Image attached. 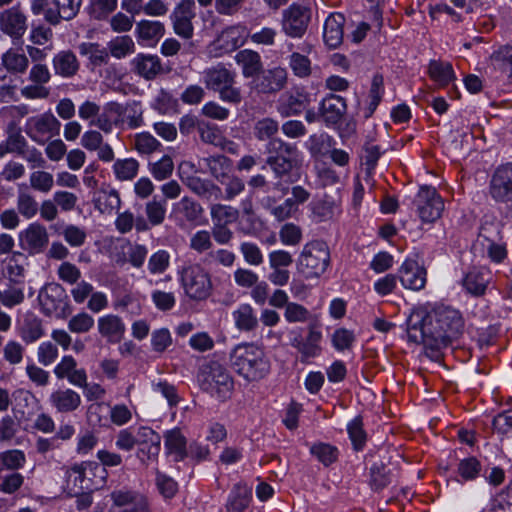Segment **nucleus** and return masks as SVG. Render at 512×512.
<instances>
[{
    "label": "nucleus",
    "mask_w": 512,
    "mask_h": 512,
    "mask_svg": "<svg viewBox=\"0 0 512 512\" xmlns=\"http://www.w3.org/2000/svg\"><path fill=\"white\" fill-rule=\"evenodd\" d=\"M331 257L324 241L313 240L306 243L296 260L297 273L306 280L320 278L330 266Z\"/></svg>",
    "instance_id": "nucleus-3"
},
{
    "label": "nucleus",
    "mask_w": 512,
    "mask_h": 512,
    "mask_svg": "<svg viewBox=\"0 0 512 512\" xmlns=\"http://www.w3.org/2000/svg\"><path fill=\"white\" fill-rule=\"evenodd\" d=\"M266 150V163L277 178L287 176L300 165L301 153L295 144L275 138L268 142Z\"/></svg>",
    "instance_id": "nucleus-6"
},
{
    "label": "nucleus",
    "mask_w": 512,
    "mask_h": 512,
    "mask_svg": "<svg viewBox=\"0 0 512 512\" xmlns=\"http://www.w3.org/2000/svg\"><path fill=\"white\" fill-rule=\"evenodd\" d=\"M310 452L325 466L334 463L339 455L335 446L326 443H317L311 446Z\"/></svg>",
    "instance_id": "nucleus-55"
},
{
    "label": "nucleus",
    "mask_w": 512,
    "mask_h": 512,
    "mask_svg": "<svg viewBox=\"0 0 512 512\" xmlns=\"http://www.w3.org/2000/svg\"><path fill=\"white\" fill-rule=\"evenodd\" d=\"M288 74L285 68L273 67L261 70L249 83L250 91L256 94H275L287 84Z\"/></svg>",
    "instance_id": "nucleus-14"
},
{
    "label": "nucleus",
    "mask_w": 512,
    "mask_h": 512,
    "mask_svg": "<svg viewBox=\"0 0 512 512\" xmlns=\"http://www.w3.org/2000/svg\"><path fill=\"white\" fill-rule=\"evenodd\" d=\"M236 64L241 68L244 78L256 77L261 72L263 64L258 52L251 49L240 50L234 56Z\"/></svg>",
    "instance_id": "nucleus-31"
},
{
    "label": "nucleus",
    "mask_w": 512,
    "mask_h": 512,
    "mask_svg": "<svg viewBox=\"0 0 512 512\" xmlns=\"http://www.w3.org/2000/svg\"><path fill=\"white\" fill-rule=\"evenodd\" d=\"M289 66L297 77L305 78L311 74V61L298 52H293L289 56Z\"/></svg>",
    "instance_id": "nucleus-59"
},
{
    "label": "nucleus",
    "mask_w": 512,
    "mask_h": 512,
    "mask_svg": "<svg viewBox=\"0 0 512 512\" xmlns=\"http://www.w3.org/2000/svg\"><path fill=\"white\" fill-rule=\"evenodd\" d=\"M185 184L194 194L207 201H217L222 196V188L209 179L190 176Z\"/></svg>",
    "instance_id": "nucleus-29"
},
{
    "label": "nucleus",
    "mask_w": 512,
    "mask_h": 512,
    "mask_svg": "<svg viewBox=\"0 0 512 512\" xmlns=\"http://www.w3.org/2000/svg\"><path fill=\"white\" fill-rule=\"evenodd\" d=\"M111 111L116 116V127L121 129H137L144 125V108L139 101L125 104L112 103Z\"/></svg>",
    "instance_id": "nucleus-17"
},
{
    "label": "nucleus",
    "mask_w": 512,
    "mask_h": 512,
    "mask_svg": "<svg viewBox=\"0 0 512 512\" xmlns=\"http://www.w3.org/2000/svg\"><path fill=\"white\" fill-rule=\"evenodd\" d=\"M488 192L496 203L512 202V162L500 164L493 170L489 179Z\"/></svg>",
    "instance_id": "nucleus-13"
},
{
    "label": "nucleus",
    "mask_w": 512,
    "mask_h": 512,
    "mask_svg": "<svg viewBox=\"0 0 512 512\" xmlns=\"http://www.w3.org/2000/svg\"><path fill=\"white\" fill-rule=\"evenodd\" d=\"M197 380L202 391L221 401L229 399L234 389L233 377L222 364L216 361L203 364L199 369Z\"/></svg>",
    "instance_id": "nucleus-5"
},
{
    "label": "nucleus",
    "mask_w": 512,
    "mask_h": 512,
    "mask_svg": "<svg viewBox=\"0 0 512 512\" xmlns=\"http://www.w3.org/2000/svg\"><path fill=\"white\" fill-rule=\"evenodd\" d=\"M223 186L222 196L220 199L232 201L241 195L246 187L244 180L238 175L232 173L225 180L219 182Z\"/></svg>",
    "instance_id": "nucleus-46"
},
{
    "label": "nucleus",
    "mask_w": 512,
    "mask_h": 512,
    "mask_svg": "<svg viewBox=\"0 0 512 512\" xmlns=\"http://www.w3.org/2000/svg\"><path fill=\"white\" fill-rule=\"evenodd\" d=\"M38 301L46 316L64 318L70 314L65 290L58 283H48L39 292Z\"/></svg>",
    "instance_id": "nucleus-10"
},
{
    "label": "nucleus",
    "mask_w": 512,
    "mask_h": 512,
    "mask_svg": "<svg viewBox=\"0 0 512 512\" xmlns=\"http://www.w3.org/2000/svg\"><path fill=\"white\" fill-rule=\"evenodd\" d=\"M186 438L179 429H172L165 434V447L175 461H181L187 456Z\"/></svg>",
    "instance_id": "nucleus-41"
},
{
    "label": "nucleus",
    "mask_w": 512,
    "mask_h": 512,
    "mask_svg": "<svg viewBox=\"0 0 512 512\" xmlns=\"http://www.w3.org/2000/svg\"><path fill=\"white\" fill-rule=\"evenodd\" d=\"M108 49L114 58L122 59L135 52V43L128 35L118 36L108 43Z\"/></svg>",
    "instance_id": "nucleus-47"
},
{
    "label": "nucleus",
    "mask_w": 512,
    "mask_h": 512,
    "mask_svg": "<svg viewBox=\"0 0 512 512\" xmlns=\"http://www.w3.org/2000/svg\"><path fill=\"white\" fill-rule=\"evenodd\" d=\"M234 371L247 382H257L270 372V361L264 349L254 343H241L230 354Z\"/></svg>",
    "instance_id": "nucleus-2"
},
{
    "label": "nucleus",
    "mask_w": 512,
    "mask_h": 512,
    "mask_svg": "<svg viewBox=\"0 0 512 512\" xmlns=\"http://www.w3.org/2000/svg\"><path fill=\"white\" fill-rule=\"evenodd\" d=\"M398 278L406 289L419 291L426 284V270L414 260H406L398 270Z\"/></svg>",
    "instance_id": "nucleus-23"
},
{
    "label": "nucleus",
    "mask_w": 512,
    "mask_h": 512,
    "mask_svg": "<svg viewBox=\"0 0 512 512\" xmlns=\"http://www.w3.org/2000/svg\"><path fill=\"white\" fill-rule=\"evenodd\" d=\"M25 462L26 457L21 450L12 449L0 453V471L17 470L22 468Z\"/></svg>",
    "instance_id": "nucleus-53"
},
{
    "label": "nucleus",
    "mask_w": 512,
    "mask_h": 512,
    "mask_svg": "<svg viewBox=\"0 0 512 512\" xmlns=\"http://www.w3.org/2000/svg\"><path fill=\"white\" fill-rule=\"evenodd\" d=\"M175 209L188 222H195L199 220L204 212L203 207L198 202L189 197H183L175 205Z\"/></svg>",
    "instance_id": "nucleus-49"
},
{
    "label": "nucleus",
    "mask_w": 512,
    "mask_h": 512,
    "mask_svg": "<svg viewBox=\"0 0 512 512\" xmlns=\"http://www.w3.org/2000/svg\"><path fill=\"white\" fill-rule=\"evenodd\" d=\"M279 238L286 246H296L302 241V230L294 223H286L280 228Z\"/></svg>",
    "instance_id": "nucleus-64"
},
{
    "label": "nucleus",
    "mask_w": 512,
    "mask_h": 512,
    "mask_svg": "<svg viewBox=\"0 0 512 512\" xmlns=\"http://www.w3.org/2000/svg\"><path fill=\"white\" fill-rule=\"evenodd\" d=\"M44 335L42 321L37 317L26 318L21 328L22 340L29 344L37 341Z\"/></svg>",
    "instance_id": "nucleus-50"
},
{
    "label": "nucleus",
    "mask_w": 512,
    "mask_h": 512,
    "mask_svg": "<svg viewBox=\"0 0 512 512\" xmlns=\"http://www.w3.org/2000/svg\"><path fill=\"white\" fill-rule=\"evenodd\" d=\"M201 163L218 183L233 173L232 160L222 154L204 157L200 160Z\"/></svg>",
    "instance_id": "nucleus-33"
},
{
    "label": "nucleus",
    "mask_w": 512,
    "mask_h": 512,
    "mask_svg": "<svg viewBox=\"0 0 512 512\" xmlns=\"http://www.w3.org/2000/svg\"><path fill=\"white\" fill-rule=\"evenodd\" d=\"M60 128V121L51 112L30 117L25 124L26 134L40 145H44L49 139L57 136Z\"/></svg>",
    "instance_id": "nucleus-12"
},
{
    "label": "nucleus",
    "mask_w": 512,
    "mask_h": 512,
    "mask_svg": "<svg viewBox=\"0 0 512 512\" xmlns=\"http://www.w3.org/2000/svg\"><path fill=\"white\" fill-rule=\"evenodd\" d=\"M20 248L29 255L44 252L49 243V235L44 225L34 222L29 224L18 235Z\"/></svg>",
    "instance_id": "nucleus-16"
},
{
    "label": "nucleus",
    "mask_w": 512,
    "mask_h": 512,
    "mask_svg": "<svg viewBox=\"0 0 512 512\" xmlns=\"http://www.w3.org/2000/svg\"><path fill=\"white\" fill-rule=\"evenodd\" d=\"M2 64L12 74H24L29 66V59L24 52L16 48L8 49L2 55Z\"/></svg>",
    "instance_id": "nucleus-37"
},
{
    "label": "nucleus",
    "mask_w": 512,
    "mask_h": 512,
    "mask_svg": "<svg viewBox=\"0 0 512 512\" xmlns=\"http://www.w3.org/2000/svg\"><path fill=\"white\" fill-rule=\"evenodd\" d=\"M173 169V160L168 155H164L158 161L150 164V172L152 176L158 181L169 178L173 172Z\"/></svg>",
    "instance_id": "nucleus-61"
},
{
    "label": "nucleus",
    "mask_w": 512,
    "mask_h": 512,
    "mask_svg": "<svg viewBox=\"0 0 512 512\" xmlns=\"http://www.w3.org/2000/svg\"><path fill=\"white\" fill-rule=\"evenodd\" d=\"M237 74L228 69L224 64L219 63L205 69L202 73V80L208 90L219 94V98L226 103L239 105L242 100V91L236 86Z\"/></svg>",
    "instance_id": "nucleus-4"
},
{
    "label": "nucleus",
    "mask_w": 512,
    "mask_h": 512,
    "mask_svg": "<svg viewBox=\"0 0 512 512\" xmlns=\"http://www.w3.org/2000/svg\"><path fill=\"white\" fill-rule=\"evenodd\" d=\"M78 49L82 56L87 57L93 68L106 65L109 61L108 51L98 43L83 42L78 46Z\"/></svg>",
    "instance_id": "nucleus-42"
},
{
    "label": "nucleus",
    "mask_w": 512,
    "mask_h": 512,
    "mask_svg": "<svg viewBox=\"0 0 512 512\" xmlns=\"http://www.w3.org/2000/svg\"><path fill=\"white\" fill-rule=\"evenodd\" d=\"M97 328L99 334L113 344L119 343L126 331L123 320L114 314H107L98 318Z\"/></svg>",
    "instance_id": "nucleus-27"
},
{
    "label": "nucleus",
    "mask_w": 512,
    "mask_h": 512,
    "mask_svg": "<svg viewBox=\"0 0 512 512\" xmlns=\"http://www.w3.org/2000/svg\"><path fill=\"white\" fill-rule=\"evenodd\" d=\"M48 401L56 413L71 414L79 409L82 398L77 391L66 387L52 391Z\"/></svg>",
    "instance_id": "nucleus-22"
},
{
    "label": "nucleus",
    "mask_w": 512,
    "mask_h": 512,
    "mask_svg": "<svg viewBox=\"0 0 512 512\" xmlns=\"http://www.w3.org/2000/svg\"><path fill=\"white\" fill-rule=\"evenodd\" d=\"M53 373L59 380L66 379L73 386H85L88 379L86 370L78 368L76 359L71 355H65L54 367Z\"/></svg>",
    "instance_id": "nucleus-21"
},
{
    "label": "nucleus",
    "mask_w": 512,
    "mask_h": 512,
    "mask_svg": "<svg viewBox=\"0 0 512 512\" xmlns=\"http://www.w3.org/2000/svg\"><path fill=\"white\" fill-rule=\"evenodd\" d=\"M180 283L185 294L193 300H205L212 292L210 274L200 264H188L179 271Z\"/></svg>",
    "instance_id": "nucleus-7"
},
{
    "label": "nucleus",
    "mask_w": 512,
    "mask_h": 512,
    "mask_svg": "<svg viewBox=\"0 0 512 512\" xmlns=\"http://www.w3.org/2000/svg\"><path fill=\"white\" fill-rule=\"evenodd\" d=\"M161 147V143L149 132L136 133L132 139V148L140 155H150Z\"/></svg>",
    "instance_id": "nucleus-45"
},
{
    "label": "nucleus",
    "mask_w": 512,
    "mask_h": 512,
    "mask_svg": "<svg viewBox=\"0 0 512 512\" xmlns=\"http://www.w3.org/2000/svg\"><path fill=\"white\" fill-rule=\"evenodd\" d=\"M139 168V161L129 157L115 160L112 165V172L118 181H132L137 177Z\"/></svg>",
    "instance_id": "nucleus-38"
},
{
    "label": "nucleus",
    "mask_w": 512,
    "mask_h": 512,
    "mask_svg": "<svg viewBox=\"0 0 512 512\" xmlns=\"http://www.w3.org/2000/svg\"><path fill=\"white\" fill-rule=\"evenodd\" d=\"M29 181L30 186L41 193H48L51 191L54 184L53 175L43 170L31 173Z\"/></svg>",
    "instance_id": "nucleus-62"
},
{
    "label": "nucleus",
    "mask_w": 512,
    "mask_h": 512,
    "mask_svg": "<svg viewBox=\"0 0 512 512\" xmlns=\"http://www.w3.org/2000/svg\"><path fill=\"white\" fill-rule=\"evenodd\" d=\"M311 8L305 4L293 3L282 13L281 27L290 38H302L311 21Z\"/></svg>",
    "instance_id": "nucleus-9"
},
{
    "label": "nucleus",
    "mask_w": 512,
    "mask_h": 512,
    "mask_svg": "<svg viewBox=\"0 0 512 512\" xmlns=\"http://www.w3.org/2000/svg\"><path fill=\"white\" fill-rule=\"evenodd\" d=\"M384 94V78L381 74H375L372 78L371 87L369 91V106L367 108L365 117L369 118L372 116L379 103L382 100Z\"/></svg>",
    "instance_id": "nucleus-51"
},
{
    "label": "nucleus",
    "mask_w": 512,
    "mask_h": 512,
    "mask_svg": "<svg viewBox=\"0 0 512 512\" xmlns=\"http://www.w3.org/2000/svg\"><path fill=\"white\" fill-rule=\"evenodd\" d=\"M17 210L18 213L27 220L34 218L39 211L37 200L27 189H20L18 191Z\"/></svg>",
    "instance_id": "nucleus-44"
},
{
    "label": "nucleus",
    "mask_w": 512,
    "mask_h": 512,
    "mask_svg": "<svg viewBox=\"0 0 512 512\" xmlns=\"http://www.w3.org/2000/svg\"><path fill=\"white\" fill-rule=\"evenodd\" d=\"M428 72L431 79L441 86L448 85L455 78L452 65L445 61L432 60Z\"/></svg>",
    "instance_id": "nucleus-43"
},
{
    "label": "nucleus",
    "mask_w": 512,
    "mask_h": 512,
    "mask_svg": "<svg viewBox=\"0 0 512 512\" xmlns=\"http://www.w3.org/2000/svg\"><path fill=\"white\" fill-rule=\"evenodd\" d=\"M24 353V346L15 340H9L3 347V358L12 366L22 363Z\"/></svg>",
    "instance_id": "nucleus-60"
},
{
    "label": "nucleus",
    "mask_w": 512,
    "mask_h": 512,
    "mask_svg": "<svg viewBox=\"0 0 512 512\" xmlns=\"http://www.w3.org/2000/svg\"><path fill=\"white\" fill-rule=\"evenodd\" d=\"M170 265V254L164 249L153 253L148 260V270L151 274H162Z\"/></svg>",
    "instance_id": "nucleus-63"
},
{
    "label": "nucleus",
    "mask_w": 512,
    "mask_h": 512,
    "mask_svg": "<svg viewBox=\"0 0 512 512\" xmlns=\"http://www.w3.org/2000/svg\"><path fill=\"white\" fill-rule=\"evenodd\" d=\"M346 110L345 99L335 94H328L320 103V116L327 125L337 124Z\"/></svg>",
    "instance_id": "nucleus-26"
},
{
    "label": "nucleus",
    "mask_w": 512,
    "mask_h": 512,
    "mask_svg": "<svg viewBox=\"0 0 512 512\" xmlns=\"http://www.w3.org/2000/svg\"><path fill=\"white\" fill-rule=\"evenodd\" d=\"M415 211L423 223H433L441 217L444 202L436 189L422 186L413 200Z\"/></svg>",
    "instance_id": "nucleus-11"
},
{
    "label": "nucleus",
    "mask_w": 512,
    "mask_h": 512,
    "mask_svg": "<svg viewBox=\"0 0 512 512\" xmlns=\"http://www.w3.org/2000/svg\"><path fill=\"white\" fill-rule=\"evenodd\" d=\"M306 98L301 94H283L279 101L277 110L282 117L299 115L304 109Z\"/></svg>",
    "instance_id": "nucleus-40"
},
{
    "label": "nucleus",
    "mask_w": 512,
    "mask_h": 512,
    "mask_svg": "<svg viewBox=\"0 0 512 512\" xmlns=\"http://www.w3.org/2000/svg\"><path fill=\"white\" fill-rule=\"evenodd\" d=\"M322 333L316 326L311 325L308 334L304 338L300 333L296 334L290 341V345L300 354L301 362H307L310 358L317 357L321 352L320 342Z\"/></svg>",
    "instance_id": "nucleus-19"
},
{
    "label": "nucleus",
    "mask_w": 512,
    "mask_h": 512,
    "mask_svg": "<svg viewBox=\"0 0 512 512\" xmlns=\"http://www.w3.org/2000/svg\"><path fill=\"white\" fill-rule=\"evenodd\" d=\"M279 123L277 120L265 117L255 122L253 127V134L259 141L274 139L273 137L278 133Z\"/></svg>",
    "instance_id": "nucleus-48"
},
{
    "label": "nucleus",
    "mask_w": 512,
    "mask_h": 512,
    "mask_svg": "<svg viewBox=\"0 0 512 512\" xmlns=\"http://www.w3.org/2000/svg\"><path fill=\"white\" fill-rule=\"evenodd\" d=\"M481 471V463L475 457H467L462 459L457 468L459 476L465 481L476 479Z\"/></svg>",
    "instance_id": "nucleus-57"
},
{
    "label": "nucleus",
    "mask_w": 512,
    "mask_h": 512,
    "mask_svg": "<svg viewBox=\"0 0 512 512\" xmlns=\"http://www.w3.org/2000/svg\"><path fill=\"white\" fill-rule=\"evenodd\" d=\"M494 66L512 78V46H503L491 57Z\"/></svg>",
    "instance_id": "nucleus-56"
},
{
    "label": "nucleus",
    "mask_w": 512,
    "mask_h": 512,
    "mask_svg": "<svg viewBox=\"0 0 512 512\" xmlns=\"http://www.w3.org/2000/svg\"><path fill=\"white\" fill-rule=\"evenodd\" d=\"M406 324L409 341L422 344L432 359H437L438 352L456 339L464 327L459 311L448 306H437L431 311L414 309Z\"/></svg>",
    "instance_id": "nucleus-1"
},
{
    "label": "nucleus",
    "mask_w": 512,
    "mask_h": 512,
    "mask_svg": "<svg viewBox=\"0 0 512 512\" xmlns=\"http://www.w3.org/2000/svg\"><path fill=\"white\" fill-rule=\"evenodd\" d=\"M110 498L118 512H151L147 496L139 491L127 487L117 488L111 492Z\"/></svg>",
    "instance_id": "nucleus-15"
},
{
    "label": "nucleus",
    "mask_w": 512,
    "mask_h": 512,
    "mask_svg": "<svg viewBox=\"0 0 512 512\" xmlns=\"http://www.w3.org/2000/svg\"><path fill=\"white\" fill-rule=\"evenodd\" d=\"M251 489L244 484H236L231 490L226 509L228 512H243L250 503Z\"/></svg>",
    "instance_id": "nucleus-36"
},
{
    "label": "nucleus",
    "mask_w": 512,
    "mask_h": 512,
    "mask_svg": "<svg viewBox=\"0 0 512 512\" xmlns=\"http://www.w3.org/2000/svg\"><path fill=\"white\" fill-rule=\"evenodd\" d=\"M491 280V272L486 268H473L463 279L466 291L474 296H481Z\"/></svg>",
    "instance_id": "nucleus-34"
},
{
    "label": "nucleus",
    "mask_w": 512,
    "mask_h": 512,
    "mask_svg": "<svg viewBox=\"0 0 512 512\" xmlns=\"http://www.w3.org/2000/svg\"><path fill=\"white\" fill-rule=\"evenodd\" d=\"M345 17L341 13L330 14L324 23L323 39L330 48H337L343 41Z\"/></svg>",
    "instance_id": "nucleus-28"
},
{
    "label": "nucleus",
    "mask_w": 512,
    "mask_h": 512,
    "mask_svg": "<svg viewBox=\"0 0 512 512\" xmlns=\"http://www.w3.org/2000/svg\"><path fill=\"white\" fill-rule=\"evenodd\" d=\"M194 9V0H181L170 15L174 32L184 39L193 36L192 19L196 15Z\"/></svg>",
    "instance_id": "nucleus-18"
},
{
    "label": "nucleus",
    "mask_w": 512,
    "mask_h": 512,
    "mask_svg": "<svg viewBox=\"0 0 512 512\" xmlns=\"http://www.w3.org/2000/svg\"><path fill=\"white\" fill-rule=\"evenodd\" d=\"M210 215L213 224L222 223L227 225L228 223L234 222L238 218V210L229 205L216 203L211 205Z\"/></svg>",
    "instance_id": "nucleus-52"
},
{
    "label": "nucleus",
    "mask_w": 512,
    "mask_h": 512,
    "mask_svg": "<svg viewBox=\"0 0 512 512\" xmlns=\"http://www.w3.org/2000/svg\"><path fill=\"white\" fill-rule=\"evenodd\" d=\"M118 0H90L88 6L89 15L96 19H105L117 8Z\"/></svg>",
    "instance_id": "nucleus-54"
},
{
    "label": "nucleus",
    "mask_w": 512,
    "mask_h": 512,
    "mask_svg": "<svg viewBox=\"0 0 512 512\" xmlns=\"http://www.w3.org/2000/svg\"><path fill=\"white\" fill-rule=\"evenodd\" d=\"M93 202L95 209L101 214L112 215L114 212L118 211L121 206L119 192L110 186L100 188L95 193Z\"/></svg>",
    "instance_id": "nucleus-32"
},
{
    "label": "nucleus",
    "mask_w": 512,
    "mask_h": 512,
    "mask_svg": "<svg viewBox=\"0 0 512 512\" xmlns=\"http://www.w3.org/2000/svg\"><path fill=\"white\" fill-rule=\"evenodd\" d=\"M53 69L56 75L70 78L77 74L80 64L76 55L71 50H62L54 55Z\"/></svg>",
    "instance_id": "nucleus-35"
},
{
    "label": "nucleus",
    "mask_w": 512,
    "mask_h": 512,
    "mask_svg": "<svg viewBox=\"0 0 512 512\" xmlns=\"http://www.w3.org/2000/svg\"><path fill=\"white\" fill-rule=\"evenodd\" d=\"M109 420L115 426L121 427L128 424L133 417V412L130 407L124 403L109 405Z\"/></svg>",
    "instance_id": "nucleus-58"
},
{
    "label": "nucleus",
    "mask_w": 512,
    "mask_h": 512,
    "mask_svg": "<svg viewBox=\"0 0 512 512\" xmlns=\"http://www.w3.org/2000/svg\"><path fill=\"white\" fill-rule=\"evenodd\" d=\"M165 26L160 21L141 20L135 27V36L139 42L154 46L164 35Z\"/></svg>",
    "instance_id": "nucleus-30"
},
{
    "label": "nucleus",
    "mask_w": 512,
    "mask_h": 512,
    "mask_svg": "<svg viewBox=\"0 0 512 512\" xmlns=\"http://www.w3.org/2000/svg\"><path fill=\"white\" fill-rule=\"evenodd\" d=\"M235 326L240 331L249 332L258 326L255 310L250 304H241L232 313Z\"/></svg>",
    "instance_id": "nucleus-39"
},
{
    "label": "nucleus",
    "mask_w": 512,
    "mask_h": 512,
    "mask_svg": "<svg viewBox=\"0 0 512 512\" xmlns=\"http://www.w3.org/2000/svg\"><path fill=\"white\" fill-rule=\"evenodd\" d=\"M130 64L132 71L145 80H152L163 71L161 59L153 54L139 53Z\"/></svg>",
    "instance_id": "nucleus-25"
},
{
    "label": "nucleus",
    "mask_w": 512,
    "mask_h": 512,
    "mask_svg": "<svg viewBox=\"0 0 512 512\" xmlns=\"http://www.w3.org/2000/svg\"><path fill=\"white\" fill-rule=\"evenodd\" d=\"M83 0H51L47 8L45 21L56 26L61 21L74 19L80 11Z\"/></svg>",
    "instance_id": "nucleus-20"
},
{
    "label": "nucleus",
    "mask_w": 512,
    "mask_h": 512,
    "mask_svg": "<svg viewBox=\"0 0 512 512\" xmlns=\"http://www.w3.org/2000/svg\"><path fill=\"white\" fill-rule=\"evenodd\" d=\"M27 19L19 7H12L0 13V29L12 38H21L27 29Z\"/></svg>",
    "instance_id": "nucleus-24"
},
{
    "label": "nucleus",
    "mask_w": 512,
    "mask_h": 512,
    "mask_svg": "<svg viewBox=\"0 0 512 512\" xmlns=\"http://www.w3.org/2000/svg\"><path fill=\"white\" fill-rule=\"evenodd\" d=\"M246 41V27L242 24L230 25L224 28L207 46V53L212 58H219L239 47Z\"/></svg>",
    "instance_id": "nucleus-8"
}]
</instances>
